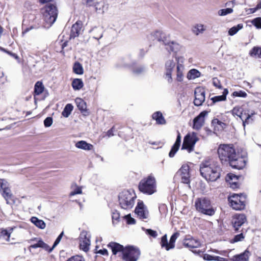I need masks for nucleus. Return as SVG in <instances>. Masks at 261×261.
<instances>
[{"label": "nucleus", "mask_w": 261, "mask_h": 261, "mask_svg": "<svg viewBox=\"0 0 261 261\" xmlns=\"http://www.w3.org/2000/svg\"><path fill=\"white\" fill-rule=\"evenodd\" d=\"M217 152L222 163H228L234 169L240 170L245 166V159L236 152L232 144H220Z\"/></svg>", "instance_id": "1"}, {"label": "nucleus", "mask_w": 261, "mask_h": 261, "mask_svg": "<svg viewBox=\"0 0 261 261\" xmlns=\"http://www.w3.org/2000/svg\"><path fill=\"white\" fill-rule=\"evenodd\" d=\"M175 61L173 59L167 60L165 64L164 77L168 83H171L173 81L172 73L174 70L176 65V78L178 82H182L184 79V71L185 70L183 63L184 59L182 57H176L174 55Z\"/></svg>", "instance_id": "2"}, {"label": "nucleus", "mask_w": 261, "mask_h": 261, "mask_svg": "<svg viewBox=\"0 0 261 261\" xmlns=\"http://www.w3.org/2000/svg\"><path fill=\"white\" fill-rule=\"evenodd\" d=\"M221 171L220 166L216 162L205 161L200 164V174L208 181L217 180L220 177Z\"/></svg>", "instance_id": "3"}, {"label": "nucleus", "mask_w": 261, "mask_h": 261, "mask_svg": "<svg viewBox=\"0 0 261 261\" xmlns=\"http://www.w3.org/2000/svg\"><path fill=\"white\" fill-rule=\"evenodd\" d=\"M41 11L43 19L47 24L50 26L56 21L58 10L55 4H48L41 9Z\"/></svg>", "instance_id": "4"}, {"label": "nucleus", "mask_w": 261, "mask_h": 261, "mask_svg": "<svg viewBox=\"0 0 261 261\" xmlns=\"http://www.w3.org/2000/svg\"><path fill=\"white\" fill-rule=\"evenodd\" d=\"M156 180L154 176L150 175L147 178L142 179L139 184V190L148 195H151L156 191Z\"/></svg>", "instance_id": "5"}, {"label": "nucleus", "mask_w": 261, "mask_h": 261, "mask_svg": "<svg viewBox=\"0 0 261 261\" xmlns=\"http://www.w3.org/2000/svg\"><path fill=\"white\" fill-rule=\"evenodd\" d=\"M195 206L196 210L204 215L213 216L215 213L211 201L206 198H199L196 200Z\"/></svg>", "instance_id": "6"}, {"label": "nucleus", "mask_w": 261, "mask_h": 261, "mask_svg": "<svg viewBox=\"0 0 261 261\" xmlns=\"http://www.w3.org/2000/svg\"><path fill=\"white\" fill-rule=\"evenodd\" d=\"M118 198L121 207L125 210H129L134 205L136 196L133 192L124 190L119 194Z\"/></svg>", "instance_id": "7"}, {"label": "nucleus", "mask_w": 261, "mask_h": 261, "mask_svg": "<svg viewBox=\"0 0 261 261\" xmlns=\"http://www.w3.org/2000/svg\"><path fill=\"white\" fill-rule=\"evenodd\" d=\"M153 36L156 38L157 40L159 42H162L163 44L166 46V49L168 51H171L175 54L179 50L180 45L174 41H170L168 39L165 35L160 32H155Z\"/></svg>", "instance_id": "8"}, {"label": "nucleus", "mask_w": 261, "mask_h": 261, "mask_svg": "<svg viewBox=\"0 0 261 261\" xmlns=\"http://www.w3.org/2000/svg\"><path fill=\"white\" fill-rule=\"evenodd\" d=\"M199 140L196 133H188L184 138L181 149H186L189 152H191L194 150L195 145Z\"/></svg>", "instance_id": "9"}, {"label": "nucleus", "mask_w": 261, "mask_h": 261, "mask_svg": "<svg viewBox=\"0 0 261 261\" xmlns=\"http://www.w3.org/2000/svg\"><path fill=\"white\" fill-rule=\"evenodd\" d=\"M140 255V250L134 246H128L125 247L122 259L124 261H137Z\"/></svg>", "instance_id": "10"}, {"label": "nucleus", "mask_w": 261, "mask_h": 261, "mask_svg": "<svg viewBox=\"0 0 261 261\" xmlns=\"http://www.w3.org/2000/svg\"><path fill=\"white\" fill-rule=\"evenodd\" d=\"M245 196L243 194H233L228 198V200L233 209L240 211L245 207Z\"/></svg>", "instance_id": "11"}, {"label": "nucleus", "mask_w": 261, "mask_h": 261, "mask_svg": "<svg viewBox=\"0 0 261 261\" xmlns=\"http://www.w3.org/2000/svg\"><path fill=\"white\" fill-rule=\"evenodd\" d=\"M177 175L180 177L181 181L182 183L188 184L190 187V167L188 164H184L176 173Z\"/></svg>", "instance_id": "12"}, {"label": "nucleus", "mask_w": 261, "mask_h": 261, "mask_svg": "<svg viewBox=\"0 0 261 261\" xmlns=\"http://www.w3.org/2000/svg\"><path fill=\"white\" fill-rule=\"evenodd\" d=\"M0 192L6 200L7 203L8 204L9 199L11 198L12 194L9 183L5 179H0Z\"/></svg>", "instance_id": "13"}, {"label": "nucleus", "mask_w": 261, "mask_h": 261, "mask_svg": "<svg viewBox=\"0 0 261 261\" xmlns=\"http://www.w3.org/2000/svg\"><path fill=\"white\" fill-rule=\"evenodd\" d=\"M79 239L80 249L85 252L88 251L90 245V240L87 232L82 231L80 234Z\"/></svg>", "instance_id": "14"}, {"label": "nucleus", "mask_w": 261, "mask_h": 261, "mask_svg": "<svg viewBox=\"0 0 261 261\" xmlns=\"http://www.w3.org/2000/svg\"><path fill=\"white\" fill-rule=\"evenodd\" d=\"M242 109L240 107H235L232 110V114L233 116H237L239 117L243 121V125L244 127L245 126L246 124H248L250 123V121L252 122L253 120L251 118L252 116L254 113H251V114H248L245 119L243 118L242 113Z\"/></svg>", "instance_id": "15"}, {"label": "nucleus", "mask_w": 261, "mask_h": 261, "mask_svg": "<svg viewBox=\"0 0 261 261\" xmlns=\"http://www.w3.org/2000/svg\"><path fill=\"white\" fill-rule=\"evenodd\" d=\"M183 245L185 247L191 250L192 249L197 248L201 247V244L199 240L188 236H186L183 240Z\"/></svg>", "instance_id": "16"}, {"label": "nucleus", "mask_w": 261, "mask_h": 261, "mask_svg": "<svg viewBox=\"0 0 261 261\" xmlns=\"http://www.w3.org/2000/svg\"><path fill=\"white\" fill-rule=\"evenodd\" d=\"M247 221V218L244 214H236L232 219V225L235 231H238L240 227Z\"/></svg>", "instance_id": "17"}, {"label": "nucleus", "mask_w": 261, "mask_h": 261, "mask_svg": "<svg viewBox=\"0 0 261 261\" xmlns=\"http://www.w3.org/2000/svg\"><path fill=\"white\" fill-rule=\"evenodd\" d=\"M194 103L196 106H201L205 100V90L203 88L198 87L195 90Z\"/></svg>", "instance_id": "18"}, {"label": "nucleus", "mask_w": 261, "mask_h": 261, "mask_svg": "<svg viewBox=\"0 0 261 261\" xmlns=\"http://www.w3.org/2000/svg\"><path fill=\"white\" fill-rule=\"evenodd\" d=\"M208 112L206 111L201 112L193 119V128L196 130L200 129L204 124L205 117Z\"/></svg>", "instance_id": "19"}, {"label": "nucleus", "mask_w": 261, "mask_h": 261, "mask_svg": "<svg viewBox=\"0 0 261 261\" xmlns=\"http://www.w3.org/2000/svg\"><path fill=\"white\" fill-rule=\"evenodd\" d=\"M135 213L141 219H147L148 216V211L142 201H139L135 208Z\"/></svg>", "instance_id": "20"}, {"label": "nucleus", "mask_w": 261, "mask_h": 261, "mask_svg": "<svg viewBox=\"0 0 261 261\" xmlns=\"http://www.w3.org/2000/svg\"><path fill=\"white\" fill-rule=\"evenodd\" d=\"M181 143V136L180 133L177 131V136L175 141V142L172 146L171 149L169 153V156L170 158H173L176 152L179 149Z\"/></svg>", "instance_id": "21"}, {"label": "nucleus", "mask_w": 261, "mask_h": 261, "mask_svg": "<svg viewBox=\"0 0 261 261\" xmlns=\"http://www.w3.org/2000/svg\"><path fill=\"white\" fill-rule=\"evenodd\" d=\"M82 24L81 22H76L72 25L71 29L70 38H74L79 36L82 30Z\"/></svg>", "instance_id": "22"}, {"label": "nucleus", "mask_w": 261, "mask_h": 261, "mask_svg": "<svg viewBox=\"0 0 261 261\" xmlns=\"http://www.w3.org/2000/svg\"><path fill=\"white\" fill-rule=\"evenodd\" d=\"M108 247L111 249L114 255H116L118 252H122L123 254V250L125 249V248L122 245L113 242H110L108 245Z\"/></svg>", "instance_id": "23"}, {"label": "nucleus", "mask_w": 261, "mask_h": 261, "mask_svg": "<svg viewBox=\"0 0 261 261\" xmlns=\"http://www.w3.org/2000/svg\"><path fill=\"white\" fill-rule=\"evenodd\" d=\"M249 256V251L246 250L244 252L232 256L231 261H248Z\"/></svg>", "instance_id": "24"}, {"label": "nucleus", "mask_w": 261, "mask_h": 261, "mask_svg": "<svg viewBox=\"0 0 261 261\" xmlns=\"http://www.w3.org/2000/svg\"><path fill=\"white\" fill-rule=\"evenodd\" d=\"M90 32L93 38L97 40L100 39L103 36V29L101 27H94Z\"/></svg>", "instance_id": "25"}, {"label": "nucleus", "mask_w": 261, "mask_h": 261, "mask_svg": "<svg viewBox=\"0 0 261 261\" xmlns=\"http://www.w3.org/2000/svg\"><path fill=\"white\" fill-rule=\"evenodd\" d=\"M75 147L85 150H91L93 149V146L85 141H80L76 143Z\"/></svg>", "instance_id": "26"}, {"label": "nucleus", "mask_w": 261, "mask_h": 261, "mask_svg": "<svg viewBox=\"0 0 261 261\" xmlns=\"http://www.w3.org/2000/svg\"><path fill=\"white\" fill-rule=\"evenodd\" d=\"M152 118L156 121L158 124H166V120L161 112L159 111L156 112L152 114Z\"/></svg>", "instance_id": "27"}, {"label": "nucleus", "mask_w": 261, "mask_h": 261, "mask_svg": "<svg viewBox=\"0 0 261 261\" xmlns=\"http://www.w3.org/2000/svg\"><path fill=\"white\" fill-rule=\"evenodd\" d=\"M31 221L38 228L43 229L46 227L45 223L42 220L39 219L36 217H33L31 219Z\"/></svg>", "instance_id": "28"}, {"label": "nucleus", "mask_w": 261, "mask_h": 261, "mask_svg": "<svg viewBox=\"0 0 261 261\" xmlns=\"http://www.w3.org/2000/svg\"><path fill=\"white\" fill-rule=\"evenodd\" d=\"M75 101L77 108L81 111L82 113L86 112V103L82 98H76L75 100Z\"/></svg>", "instance_id": "29"}, {"label": "nucleus", "mask_w": 261, "mask_h": 261, "mask_svg": "<svg viewBox=\"0 0 261 261\" xmlns=\"http://www.w3.org/2000/svg\"><path fill=\"white\" fill-rule=\"evenodd\" d=\"M228 93V90L227 89H224L222 95L214 96L211 98V100L213 101L214 103L219 101H225L226 99V95Z\"/></svg>", "instance_id": "30"}, {"label": "nucleus", "mask_w": 261, "mask_h": 261, "mask_svg": "<svg viewBox=\"0 0 261 261\" xmlns=\"http://www.w3.org/2000/svg\"><path fill=\"white\" fill-rule=\"evenodd\" d=\"M72 87L74 90H80L84 86V83L81 79H74L72 82Z\"/></svg>", "instance_id": "31"}, {"label": "nucleus", "mask_w": 261, "mask_h": 261, "mask_svg": "<svg viewBox=\"0 0 261 261\" xmlns=\"http://www.w3.org/2000/svg\"><path fill=\"white\" fill-rule=\"evenodd\" d=\"M132 70L134 74L139 75L144 73L146 71V68L142 65L135 64L133 65Z\"/></svg>", "instance_id": "32"}, {"label": "nucleus", "mask_w": 261, "mask_h": 261, "mask_svg": "<svg viewBox=\"0 0 261 261\" xmlns=\"http://www.w3.org/2000/svg\"><path fill=\"white\" fill-rule=\"evenodd\" d=\"M73 71L76 74H83L84 69L82 64L78 62H75L73 66Z\"/></svg>", "instance_id": "33"}, {"label": "nucleus", "mask_w": 261, "mask_h": 261, "mask_svg": "<svg viewBox=\"0 0 261 261\" xmlns=\"http://www.w3.org/2000/svg\"><path fill=\"white\" fill-rule=\"evenodd\" d=\"M179 236V233L178 232H175L173 233L169 240V244L168 245V247L167 248V250L168 251L171 249H173L175 247V242L177 238Z\"/></svg>", "instance_id": "34"}, {"label": "nucleus", "mask_w": 261, "mask_h": 261, "mask_svg": "<svg viewBox=\"0 0 261 261\" xmlns=\"http://www.w3.org/2000/svg\"><path fill=\"white\" fill-rule=\"evenodd\" d=\"M38 247L42 248L48 251L49 249V246L42 240H39L37 243L30 246V248H37Z\"/></svg>", "instance_id": "35"}, {"label": "nucleus", "mask_w": 261, "mask_h": 261, "mask_svg": "<svg viewBox=\"0 0 261 261\" xmlns=\"http://www.w3.org/2000/svg\"><path fill=\"white\" fill-rule=\"evenodd\" d=\"M250 56L261 58V48L258 46L254 47L249 53Z\"/></svg>", "instance_id": "36"}, {"label": "nucleus", "mask_w": 261, "mask_h": 261, "mask_svg": "<svg viewBox=\"0 0 261 261\" xmlns=\"http://www.w3.org/2000/svg\"><path fill=\"white\" fill-rule=\"evenodd\" d=\"M73 107L71 104L68 103L65 107L62 114L64 117H68L71 114Z\"/></svg>", "instance_id": "37"}, {"label": "nucleus", "mask_w": 261, "mask_h": 261, "mask_svg": "<svg viewBox=\"0 0 261 261\" xmlns=\"http://www.w3.org/2000/svg\"><path fill=\"white\" fill-rule=\"evenodd\" d=\"M44 90V86L40 82H37L35 85L34 92L36 95H40Z\"/></svg>", "instance_id": "38"}, {"label": "nucleus", "mask_w": 261, "mask_h": 261, "mask_svg": "<svg viewBox=\"0 0 261 261\" xmlns=\"http://www.w3.org/2000/svg\"><path fill=\"white\" fill-rule=\"evenodd\" d=\"M200 74V72L197 70L193 69L189 71L187 74V77L189 79H194L199 77Z\"/></svg>", "instance_id": "39"}, {"label": "nucleus", "mask_w": 261, "mask_h": 261, "mask_svg": "<svg viewBox=\"0 0 261 261\" xmlns=\"http://www.w3.org/2000/svg\"><path fill=\"white\" fill-rule=\"evenodd\" d=\"M243 27V24L240 23L236 26H234L230 28L228 31V34L230 36L235 35L239 30Z\"/></svg>", "instance_id": "40"}, {"label": "nucleus", "mask_w": 261, "mask_h": 261, "mask_svg": "<svg viewBox=\"0 0 261 261\" xmlns=\"http://www.w3.org/2000/svg\"><path fill=\"white\" fill-rule=\"evenodd\" d=\"M205 30L204 25L203 24H198L194 27L193 28V32L196 35H198L200 33H202Z\"/></svg>", "instance_id": "41"}, {"label": "nucleus", "mask_w": 261, "mask_h": 261, "mask_svg": "<svg viewBox=\"0 0 261 261\" xmlns=\"http://www.w3.org/2000/svg\"><path fill=\"white\" fill-rule=\"evenodd\" d=\"M97 0H87L86 4L87 5L90 6H94L96 11L98 10H100V8H98V5L99 4V3L97 2Z\"/></svg>", "instance_id": "42"}, {"label": "nucleus", "mask_w": 261, "mask_h": 261, "mask_svg": "<svg viewBox=\"0 0 261 261\" xmlns=\"http://www.w3.org/2000/svg\"><path fill=\"white\" fill-rule=\"evenodd\" d=\"M10 237V232H9L6 229H2L0 231V238L5 239L6 241H9Z\"/></svg>", "instance_id": "43"}, {"label": "nucleus", "mask_w": 261, "mask_h": 261, "mask_svg": "<svg viewBox=\"0 0 261 261\" xmlns=\"http://www.w3.org/2000/svg\"><path fill=\"white\" fill-rule=\"evenodd\" d=\"M233 12L232 8H226L221 9L218 11V14L220 16H225L228 14H230Z\"/></svg>", "instance_id": "44"}, {"label": "nucleus", "mask_w": 261, "mask_h": 261, "mask_svg": "<svg viewBox=\"0 0 261 261\" xmlns=\"http://www.w3.org/2000/svg\"><path fill=\"white\" fill-rule=\"evenodd\" d=\"M63 234H64V232L62 231L59 234V236L58 237V238H57V239L55 241L53 247L51 248H49V249L48 250V252H51L53 251V250L54 249V248L60 243V241H61V240Z\"/></svg>", "instance_id": "45"}, {"label": "nucleus", "mask_w": 261, "mask_h": 261, "mask_svg": "<svg viewBox=\"0 0 261 261\" xmlns=\"http://www.w3.org/2000/svg\"><path fill=\"white\" fill-rule=\"evenodd\" d=\"M169 243L167 241V237L166 234L164 235L161 238V246L162 248L165 247L166 250H167V248H168Z\"/></svg>", "instance_id": "46"}, {"label": "nucleus", "mask_w": 261, "mask_h": 261, "mask_svg": "<svg viewBox=\"0 0 261 261\" xmlns=\"http://www.w3.org/2000/svg\"><path fill=\"white\" fill-rule=\"evenodd\" d=\"M142 229L145 231L146 233L150 236L153 237V238H155L158 236V233L156 231L152 230L151 229H145L144 228H142Z\"/></svg>", "instance_id": "47"}, {"label": "nucleus", "mask_w": 261, "mask_h": 261, "mask_svg": "<svg viewBox=\"0 0 261 261\" xmlns=\"http://www.w3.org/2000/svg\"><path fill=\"white\" fill-rule=\"evenodd\" d=\"M247 93L243 91H234L232 93V96L233 97H246L247 96Z\"/></svg>", "instance_id": "48"}, {"label": "nucleus", "mask_w": 261, "mask_h": 261, "mask_svg": "<svg viewBox=\"0 0 261 261\" xmlns=\"http://www.w3.org/2000/svg\"><path fill=\"white\" fill-rule=\"evenodd\" d=\"M82 193L81 187L75 185V189L70 193V196H73L76 194H80Z\"/></svg>", "instance_id": "49"}, {"label": "nucleus", "mask_w": 261, "mask_h": 261, "mask_svg": "<svg viewBox=\"0 0 261 261\" xmlns=\"http://www.w3.org/2000/svg\"><path fill=\"white\" fill-rule=\"evenodd\" d=\"M252 23L257 29H261V18L258 17L252 21Z\"/></svg>", "instance_id": "50"}, {"label": "nucleus", "mask_w": 261, "mask_h": 261, "mask_svg": "<svg viewBox=\"0 0 261 261\" xmlns=\"http://www.w3.org/2000/svg\"><path fill=\"white\" fill-rule=\"evenodd\" d=\"M245 237L243 234V233H241L239 234H237V235H236L233 240H232V242L233 243H235V242H239V241H242L244 240Z\"/></svg>", "instance_id": "51"}, {"label": "nucleus", "mask_w": 261, "mask_h": 261, "mask_svg": "<svg viewBox=\"0 0 261 261\" xmlns=\"http://www.w3.org/2000/svg\"><path fill=\"white\" fill-rule=\"evenodd\" d=\"M53 122L52 117H48L44 120V126L46 127H49L52 125Z\"/></svg>", "instance_id": "52"}, {"label": "nucleus", "mask_w": 261, "mask_h": 261, "mask_svg": "<svg viewBox=\"0 0 261 261\" xmlns=\"http://www.w3.org/2000/svg\"><path fill=\"white\" fill-rule=\"evenodd\" d=\"M67 261H85L84 258L80 255H75L71 257Z\"/></svg>", "instance_id": "53"}, {"label": "nucleus", "mask_w": 261, "mask_h": 261, "mask_svg": "<svg viewBox=\"0 0 261 261\" xmlns=\"http://www.w3.org/2000/svg\"><path fill=\"white\" fill-rule=\"evenodd\" d=\"M125 219L127 221V223L128 224H134L136 223V220L133 218L130 217V215H127L125 216Z\"/></svg>", "instance_id": "54"}, {"label": "nucleus", "mask_w": 261, "mask_h": 261, "mask_svg": "<svg viewBox=\"0 0 261 261\" xmlns=\"http://www.w3.org/2000/svg\"><path fill=\"white\" fill-rule=\"evenodd\" d=\"M213 84L215 87H216L219 89H222V86L220 83V81L216 77L213 79Z\"/></svg>", "instance_id": "55"}, {"label": "nucleus", "mask_w": 261, "mask_h": 261, "mask_svg": "<svg viewBox=\"0 0 261 261\" xmlns=\"http://www.w3.org/2000/svg\"><path fill=\"white\" fill-rule=\"evenodd\" d=\"M215 256L211 255L210 254H204L203 257L204 260L212 261L214 260V259L215 258Z\"/></svg>", "instance_id": "56"}, {"label": "nucleus", "mask_w": 261, "mask_h": 261, "mask_svg": "<svg viewBox=\"0 0 261 261\" xmlns=\"http://www.w3.org/2000/svg\"><path fill=\"white\" fill-rule=\"evenodd\" d=\"M119 213L117 211L113 212L112 216L113 221L114 222L115 220L118 221L119 219Z\"/></svg>", "instance_id": "57"}, {"label": "nucleus", "mask_w": 261, "mask_h": 261, "mask_svg": "<svg viewBox=\"0 0 261 261\" xmlns=\"http://www.w3.org/2000/svg\"><path fill=\"white\" fill-rule=\"evenodd\" d=\"M97 253L103 255H108V252L106 249H100L97 252Z\"/></svg>", "instance_id": "58"}, {"label": "nucleus", "mask_w": 261, "mask_h": 261, "mask_svg": "<svg viewBox=\"0 0 261 261\" xmlns=\"http://www.w3.org/2000/svg\"><path fill=\"white\" fill-rule=\"evenodd\" d=\"M227 177L231 180H237L238 179V177L236 175H234V174H228L227 175Z\"/></svg>", "instance_id": "59"}, {"label": "nucleus", "mask_w": 261, "mask_h": 261, "mask_svg": "<svg viewBox=\"0 0 261 261\" xmlns=\"http://www.w3.org/2000/svg\"><path fill=\"white\" fill-rule=\"evenodd\" d=\"M7 54L8 55H9L10 56H11V57L14 58L16 60H18L19 59V57L17 56V55H16L15 53H12V52L9 51L7 52Z\"/></svg>", "instance_id": "60"}, {"label": "nucleus", "mask_w": 261, "mask_h": 261, "mask_svg": "<svg viewBox=\"0 0 261 261\" xmlns=\"http://www.w3.org/2000/svg\"><path fill=\"white\" fill-rule=\"evenodd\" d=\"M230 187L232 189L237 188L238 187V183L235 181L230 182Z\"/></svg>", "instance_id": "61"}, {"label": "nucleus", "mask_w": 261, "mask_h": 261, "mask_svg": "<svg viewBox=\"0 0 261 261\" xmlns=\"http://www.w3.org/2000/svg\"><path fill=\"white\" fill-rule=\"evenodd\" d=\"M113 132H114V127H112L111 129H110V130H109L107 132V136L109 137L114 136V135L113 134Z\"/></svg>", "instance_id": "62"}, {"label": "nucleus", "mask_w": 261, "mask_h": 261, "mask_svg": "<svg viewBox=\"0 0 261 261\" xmlns=\"http://www.w3.org/2000/svg\"><path fill=\"white\" fill-rule=\"evenodd\" d=\"M53 0H39L40 2L42 4L48 3L53 1Z\"/></svg>", "instance_id": "63"}, {"label": "nucleus", "mask_w": 261, "mask_h": 261, "mask_svg": "<svg viewBox=\"0 0 261 261\" xmlns=\"http://www.w3.org/2000/svg\"><path fill=\"white\" fill-rule=\"evenodd\" d=\"M221 257H220V256H215V258L214 259V261H220Z\"/></svg>", "instance_id": "64"}]
</instances>
